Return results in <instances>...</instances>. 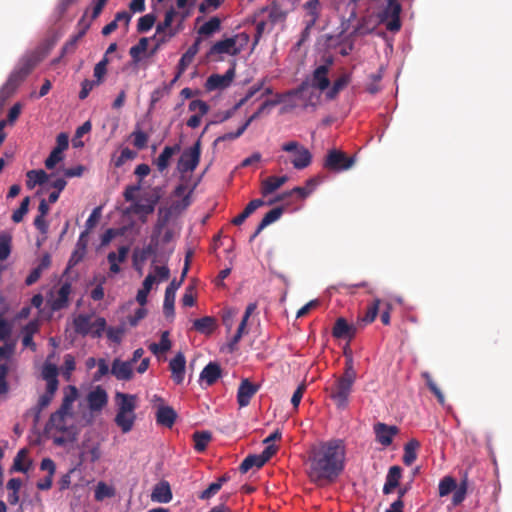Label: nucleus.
Masks as SVG:
<instances>
[{
    "instance_id": "nucleus-1",
    "label": "nucleus",
    "mask_w": 512,
    "mask_h": 512,
    "mask_svg": "<svg viewBox=\"0 0 512 512\" xmlns=\"http://www.w3.org/2000/svg\"><path fill=\"white\" fill-rule=\"evenodd\" d=\"M345 448L341 441L331 440L311 449L310 478L315 481H334L344 469Z\"/></svg>"
},
{
    "instance_id": "nucleus-2",
    "label": "nucleus",
    "mask_w": 512,
    "mask_h": 512,
    "mask_svg": "<svg viewBox=\"0 0 512 512\" xmlns=\"http://www.w3.org/2000/svg\"><path fill=\"white\" fill-rule=\"evenodd\" d=\"M357 379V372L354 368V361L351 354L345 353V366L343 374L336 377L333 383L326 387L329 398L336 407L344 410L349 406V398Z\"/></svg>"
},
{
    "instance_id": "nucleus-3",
    "label": "nucleus",
    "mask_w": 512,
    "mask_h": 512,
    "mask_svg": "<svg viewBox=\"0 0 512 512\" xmlns=\"http://www.w3.org/2000/svg\"><path fill=\"white\" fill-rule=\"evenodd\" d=\"M332 63V59H327L326 64L318 66L313 71L311 82L308 80L303 81L297 88L290 90L288 95L310 101L314 95L313 91H310V88L318 89L321 92L327 90L330 86L328 74Z\"/></svg>"
},
{
    "instance_id": "nucleus-4",
    "label": "nucleus",
    "mask_w": 512,
    "mask_h": 512,
    "mask_svg": "<svg viewBox=\"0 0 512 512\" xmlns=\"http://www.w3.org/2000/svg\"><path fill=\"white\" fill-rule=\"evenodd\" d=\"M162 197V189L153 187L149 193L144 194L139 201L132 203L126 208L127 214L150 215Z\"/></svg>"
},
{
    "instance_id": "nucleus-5",
    "label": "nucleus",
    "mask_w": 512,
    "mask_h": 512,
    "mask_svg": "<svg viewBox=\"0 0 512 512\" xmlns=\"http://www.w3.org/2000/svg\"><path fill=\"white\" fill-rule=\"evenodd\" d=\"M160 240L156 239V236L150 237V242L143 248H136L133 251V266L141 271L143 263L149 258L153 257L152 263L161 262V254L159 252Z\"/></svg>"
},
{
    "instance_id": "nucleus-6",
    "label": "nucleus",
    "mask_w": 512,
    "mask_h": 512,
    "mask_svg": "<svg viewBox=\"0 0 512 512\" xmlns=\"http://www.w3.org/2000/svg\"><path fill=\"white\" fill-rule=\"evenodd\" d=\"M34 67L35 61L32 58L22 60L2 87L13 95L19 85L32 72Z\"/></svg>"
},
{
    "instance_id": "nucleus-7",
    "label": "nucleus",
    "mask_w": 512,
    "mask_h": 512,
    "mask_svg": "<svg viewBox=\"0 0 512 512\" xmlns=\"http://www.w3.org/2000/svg\"><path fill=\"white\" fill-rule=\"evenodd\" d=\"M34 67L35 61L32 58L22 60L2 87L13 95L19 85L32 72Z\"/></svg>"
},
{
    "instance_id": "nucleus-8",
    "label": "nucleus",
    "mask_w": 512,
    "mask_h": 512,
    "mask_svg": "<svg viewBox=\"0 0 512 512\" xmlns=\"http://www.w3.org/2000/svg\"><path fill=\"white\" fill-rule=\"evenodd\" d=\"M34 67L35 61L32 58L22 60L2 87L13 95L19 85L32 72Z\"/></svg>"
},
{
    "instance_id": "nucleus-9",
    "label": "nucleus",
    "mask_w": 512,
    "mask_h": 512,
    "mask_svg": "<svg viewBox=\"0 0 512 512\" xmlns=\"http://www.w3.org/2000/svg\"><path fill=\"white\" fill-rule=\"evenodd\" d=\"M281 149L285 152H293L294 157L291 160V163L295 169L302 170L307 168L312 162V154L311 152L298 143L297 141H290L284 143Z\"/></svg>"
},
{
    "instance_id": "nucleus-10",
    "label": "nucleus",
    "mask_w": 512,
    "mask_h": 512,
    "mask_svg": "<svg viewBox=\"0 0 512 512\" xmlns=\"http://www.w3.org/2000/svg\"><path fill=\"white\" fill-rule=\"evenodd\" d=\"M200 156L201 142L198 139L192 147L184 150L181 154L177 164L178 171L182 174L193 172L199 164Z\"/></svg>"
},
{
    "instance_id": "nucleus-11",
    "label": "nucleus",
    "mask_w": 512,
    "mask_h": 512,
    "mask_svg": "<svg viewBox=\"0 0 512 512\" xmlns=\"http://www.w3.org/2000/svg\"><path fill=\"white\" fill-rule=\"evenodd\" d=\"M354 163V157H349L340 150L332 149L325 157L324 167L330 171L340 172L350 169Z\"/></svg>"
},
{
    "instance_id": "nucleus-12",
    "label": "nucleus",
    "mask_w": 512,
    "mask_h": 512,
    "mask_svg": "<svg viewBox=\"0 0 512 512\" xmlns=\"http://www.w3.org/2000/svg\"><path fill=\"white\" fill-rule=\"evenodd\" d=\"M401 5L398 0H387V4L380 13V19L386 23L387 30L391 32L399 31L401 28L400 13Z\"/></svg>"
},
{
    "instance_id": "nucleus-13",
    "label": "nucleus",
    "mask_w": 512,
    "mask_h": 512,
    "mask_svg": "<svg viewBox=\"0 0 512 512\" xmlns=\"http://www.w3.org/2000/svg\"><path fill=\"white\" fill-rule=\"evenodd\" d=\"M14 352L13 344L0 346V395L6 394L9 390L6 377L9 371V361Z\"/></svg>"
},
{
    "instance_id": "nucleus-14",
    "label": "nucleus",
    "mask_w": 512,
    "mask_h": 512,
    "mask_svg": "<svg viewBox=\"0 0 512 512\" xmlns=\"http://www.w3.org/2000/svg\"><path fill=\"white\" fill-rule=\"evenodd\" d=\"M72 286L69 282L61 284L59 289L50 293L49 303L53 311L62 310L69 305V295L71 294Z\"/></svg>"
},
{
    "instance_id": "nucleus-15",
    "label": "nucleus",
    "mask_w": 512,
    "mask_h": 512,
    "mask_svg": "<svg viewBox=\"0 0 512 512\" xmlns=\"http://www.w3.org/2000/svg\"><path fill=\"white\" fill-rule=\"evenodd\" d=\"M287 3H291V0H270V6L263 8L261 11H269V21L272 25H275L286 20L289 13Z\"/></svg>"
},
{
    "instance_id": "nucleus-16",
    "label": "nucleus",
    "mask_w": 512,
    "mask_h": 512,
    "mask_svg": "<svg viewBox=\"0 0 512 512\" xmlns=\"http://www.w3.org/2000/svg\"><path fill=\"white\" fill-rule=\"evenodd\" d=\"M239 52L240 49L236 46V37H230L217 41L215 44H213L207 52L206 57L208 59H213L214 56L222 54L234 56Z\"/></svg>"
},
{
    "instance_id": "nucleus-17",
    "label": "nucleus",
    "mask_w": 512,
    "mask_h": 512,
    "mask_svg": "<svg viewBox=\"0 0 512 512\" xmlns=\"http://www.w3.org/2000/svg\"><path fill=\"white\" fill-rule=\"evenodd\" d=\"M260 389L259 384L252 383L248 378L241 381L237 391V403L242 407H246L250 404L252 397Z\"/></svg>"
},
{
    "instance_id": "nucleus-18",
    "label": "nucleus",
    "mask_w": 512,
    "mask_h": 512,
    "mask_svg": "<svg viewBox=\"0 0 512 512\" xmlns=\"http://www.w3.org/2000/svg\"><path fill=\"white\" fill-rule=\"evenodd\" d=\"M235 76L234 68L228 69L225 74H212L210 75L205 83V88L208 91L225 89L230 86Z\"/></svg>"
},
{
    "instance_id": "nucleus-19",
    "label": "nucleus",
    "mask_w": 512,
    "mask_h": 512,
    "mask_svg": "<svg viewBox=\"0 0 512 512\" xmlns=\"http://www.w3.org/2000/svg\"><path fill=\"white\" fill-rule=\"evenodd\" d=\"M398 432V427L394 425H387L381 422L374 425L376 440L385 447L392 444L393 438L398 434Z\"/></svg>"
},
{
    "instance_id": "nucleus-20",
    "label": "nucleus",
    "mask_w": 512,
    "mask_h": 512,
    "mask_svg": "<svg viewBox=\"0 0 512 512\" xmlns=\"http://www.w3.org/2000/svg\"><path fill=\"white\" fill-rule=\"evenodd\" d=\"M182 285V280H172L171 283L166 287L164 303H163V312L166 317L174 316V303L176 291Z\"/></svg>"
},
{
    "instance_id": "nucleus-21",
    "label": "nucleus",
    "mask_w": 512,
    "mask_h": 512,
    "mask_svg": "<svg viewBox=\"0 0 512 512\" xmlns=\"http://www.w3.org/2000/svg\"><path fill=\"white\" fill-rule=\"evenodd\" d=\"M186 368V359L183 353L179 352L169 362L171 378L176 384H181L184 380Z\"/></svg>"
},
{
    "instance_id": "nucleus-22",
    "label": "nucleus",
    "mask_w": 512,
    "mask_h": 512,
    "mask_svg": "<svg viewBox=\"0 0 512 512\" xmlns=\"http://www.w3.org/2000/svg\"><path fill=\"white\" fill-rule=\"evenodd\" d=\"M110 371L118 380L129 381L133 378V365L129 361L114 359Z\"/></svg>"
},
{
    "instance_id": "nucleus-23",
    "label": "nucleus",
    "mask_w": 512,
    "mask_h": 512,
    "mask_svg": "<svg viewBox=\"0 0 512 512\" xmlns=\"http://www.w3.org/2000/svg\"><path fill=\"white\" fill-rule=\"evenodd\" d=\"M87 402L91 411H100L107 404L108 395L103 388L98 386L89 392Z\"/></svg>"
},
{
    "instance_id": "nucleus-24",
    "label": "nucleus",
    "mask_w": 512,
    "mask_h": 512,
    "mask_svg": "<svg viewBox=\"0 0 512 512\" xmlns=\"http://www.w3.org/2000/svg\"><path fill=\"white\" fill-rule=\"evenodd\" d=\"M305 10L304 24L315 26L321 15V2L320 0H308L303 4Z\"/></svg>"
},
{
    "instance_id": "nucleus-25",
    "label": "nucleus",
    "mask_w": 512,
    "mask_h": 512,
    "mask_svg": "<svg viewBox=\"0 0 512 512\" xmlns=\"http://www.w3.org/2000/svg\"><path fill=\"white\" fill-rule=\"evenodd\" d=\"M332 335L337 339H352L356 335V328L340 317L334 324Z\"/></svg>"
},
{
    "instance_id": "nucleus-26",
    "label": "nucleus",
    "mask_w": 512,
    "mask_h": 512,
    "mask_svg": "<svg viewBox=\"0 0 512 512\" xmlns=\"http://www.w3.org/2000/svg\"><path fill=\"white\" fill-rule=\"evenodd\" d=\"M176 15L177 12L174 10V8H170L169 10H167L163 22L158 23V25L156 26V33L161 34L168 30L167 35L169 38H172L176 34H178L181 30V26L179 25L176 28L171 27Z\"/></svg>"
},
{
    "instance_id": "nucleus-27",
    "label": "nucleus",
    "mask_w": 512,
    "mask_h": 512,
    "mask_svg": "<svg viewBox=\"0 0 512 512\" xmlns=\"http://www.w3.org/2000/svg\"><path fill=\"white\" fill-rule=\"evenodd\" d=\"M222 369L217 362H209L200 374V381L212 386L221 377Z\"/></svg>"
},
{
    "instance_id": "nucleus-28",
    "label": "nucleus",
    "mask_w": 512,
    "mask_h": 512,
    "mask_svg": "<svg viewBox=\"0 0 512 512\" xmlns=\"http://www.w3.org/2000/svg\"><path fill=\"white\" fill-rule=\"evenodd\" d=\"M402 476V468L400 466L394 465L389 468V471L386 476V481L383 486V493L388 495L393 492V490L398 487L399 481Z\"/></svg>"
},
{
    "instance_id": "nucleus-29",
    "label": "nucleus",
    "mask_w": 512,
    "mask_h": 512,
    "mask_svg": "<svg viewBox=\"0 0 512 512\" xmlns=\"http://www.w3.org/2000/svg\"><path fill=\"white\" fill-rule=\"evenodd\" d=\"M151 499L159 503L170 502L172 499V491L169 483L163 480L156 484L152 491Z\"/></svg>"
},
{
    "instance_id": "nucleus-30",
    "label": "nucleus",
    "mask_w": 512,
    "mask_h": 512,
    "mask_svg": "<svg viewBox=\"0 0 512 512\" xmlns=\"http://www.w3.org/2000/svg\"><path fill=\"white\" fill-rule=\"evenodd\" d=\"M288 176H269L264 179L261 183V193L263 196H267L275 192L282 185L288 181Z\"/></svg>"
},
{
    "instance_id": "nucleus-31",
    "label": "nucleus",
    "mask_w": 512,
    "mask_h": 512,
    "mask_svg": "<svg viewBox=\"0 0 512 512\" xmlns=\"http://www.w3.org/2000/svg\"><path fill=\"white\" fill-rule=\"evenodd\" d=\"M202 42L201 37H197L194 43L187 49V51L180 58L177 68H180V73H184L188 66L192 63L195 55L198 53L200 49V44Z\"/></svg>"
},
{
    "instance_id": "nucleus-32",
    "label": "nucleus",
    "mask_w": 512,
    "mask_h": 512,
    "mask_svg": "<svg viewBox=\"0 0 512 512\" xmlns=\"http://www.w3.org/2000/svg\"><path fill=\"white\" fill-rule=\"evenodd\" d=\"M176 418L177 414L170 406H161L157 410L156 422L161 426L171 428L174 425Z\"/></svg>"
},
{
    "instance_id": "nucleus-33",
    "label": "nucleus",
    "mask_w": 512,
    "mask_h": 512,
    "mask_svg": "<svg viewBox=\"0 0 512 512\" xmlns=\"http://www.w3.org/2000/svg\"><path fill=\"white\" fill-rule=\"evenodd\" d=\"M179 151H180L179 144H175L174 146L164 147L163 151L161 152V154L158 156V158L155 161L157 169L160 172L165 171L169 166L170 159L172 158V156Z\"/></svg>"
},
{
    "instance_id": "nucleus-34",
    "label": "nucleus",
    "mask_w": 512,
    "mask_h": 512,
    "mask_svg": "<svg viewBox=\"0 0 512 512\" xmlns=\"http://www.w3.org/2000/svg\"><path fill=\"white\" fill-rule=\"evenodd\" d=\"M116 399L118 400L117 413H134L136 408V397L134 395L118 392L116 394Z\"/></svg>"
},
{
    "instance_id": "nucleus-35",
    "label": "nucleus",
    "mask_w": 512,
    "mask_h": 512,
    "mask_svg": "<svg viewBox=\"0 0 512 512\" xmlns=\"http://www.w3.org/2000/svg\"><path fill=\"white\" fill-rule=\"evenodd\" d=\"M351 82V76L350 74H343L339 78H337L334 82L332 87L326 92L325 96L328 100H334L338 94L348 86V84Z\"/></svg>"
},
{
    "instance_id": "nucleus-36",
    "label": "nucleus",
    "mask_w": 512,
    "mask_h": 512,
    "mask_svg": "<svg viewBox=\"0 0 512 512\" xmlns=\"http://www.w3.org/2000/svg\"><path fill=\"white\" fill-rule=\"evenodd\" d=\"M91 323V316L79 314L73 321L74 330L77 334L82 336L91 335Z\"/></svg>"
},
{
    "instance_id": "nucleus-37",
    "label": "nucleus",
    "mask_w": 512,
    "mask_h": 512,
    "mask_svg": "<svg viewBox=\"0 0 512 512\" xmlns=\"http://www.w3.org/2000/svg\"><path fill=\"white\" fill-rule=\"evenodd\" d=\"M420 447V442L417 439H410L404 445L403 463L410 466L417 459V450Z\"/></svg>"
},
{
    "instance_id": "nucleus-38",
    "label": "nucleus",
    "mask_w": 512,
    "mask_h": 512,
    "mask_svg": "<svg viewBox=\"0 0 512 512\" xmlns=\"http://www.w3.org/2000/svg\"><path fill=\"white\" fill-rule=\"evenodd\" d=\"M264 205V201L262 199H254L250 201L244 210L233 218L232 223L234 225H241L253 212L256 211L259 207Z\"/></svg>"
},
{
    "instance_id": "nucleus-39",
    "label": "nucleus",
    "mask_w": 512,
    "mask_h": 512,
    "mask_svg": "<svg viewBox=\"0 0 512 512\" xmlns=\"http://www.w3.org/2000/svg\"><path fill=\"white\" fill-rule=\"evenodd\" d=\"M193 328L202 334H211L216 328V319L211 316H205L194 320Z\"/></svg>"
},
{
    "instance_id": "nucleus-40",
    "label": "nucleus",
    "mask_w": 512,
    "mask_h": 512,
    "mask_svg": "<svg viewBox=\"0 0 512 512\" xmlns=\"http://www.w3.org/2000/svg\"><path fill=\"white\" fill-rule=\"evenodd\" d=\"M136 419L135 413H117L115 417V423L119 426L123 433L131 431Z\"/></svg>"
},
{
    "instance_id": "nucleus-41",
    "label": "nucleus",
    "mask_w": 512,
    "mask_h": 512,
    "mask_svg": "<svg viewBox=\"0 0 512 512\" xmlns=\"http://www.w3.org/2000/svg\"><path fill=\"white\" fill-rule=\"evenodd\" d=\"M194 442V449L197 452H204L212 439L209 431H196L192 435Z\"/></svg>"
},
{
    "instance_id": "nucleus-42",
    "label": "nucleus",
    "mask_w": 512,
    "mask_h": 512,
    "mask_svg": "<svg viewBox=\"0 0 512 512\" xmlns=\"http://www.w3.org/2000/svg\"><path fill=\"white\" fill-rule=\"evenodd\" d=\"M70 393L66 394L62 400L61 406L56 412H60L63 415H70L72 410L73 402L76 400L78 391L75 386H70Z\"/></svg>"
},
{
    "instance_id": "nucleus-43",
    "label": "nucleus",
    "mask_w": 512,
    "mask_h": 512,
    "mask_svg": "<svg viewBox=\"0 0 512 512\" xmlns=\"http://www.w3.org/2000/svg\"><path fill=\"white\" fill-rule=\"evenodd\" d=\"M66 417V415H63L60 412L55 411L54 413L51 414L49 421L46 425V428L49 430L55 429L59 432H66Z\"/></svg>"
},
{
    "instance_id": "nucleus-44",
    "label": "nucleus",
    "mask_w": 512,
    "mask_h": 512,
    "mask_svg": "<svg viewBox=\"0 0 512 512\" xmlns=\"http://www.w3.org/2000/svg\"><path fill=\"white\" fill-rule=\"evenodd\" d=\"M171 346H172V344L169 339V332L164 331L161 334L159 343H151L149 345V350L153 354L158 355L160 353H165V352L169 351L171 349Z\"/></svg>"
},
{
    "instance_id": "nucleus-45",
    "label": "nucleus",
    "mask_w": 512,
    "mask_h": 512,
    "mask_svg": "<svg viewBox=\"0 0 512 512\" xmlns=\"http://www.w3.org/2000/svg\"><path fill=\"white\" fill-rule=\"evenodd\" d=\"M266 463L262 459L261 455H248L240 464L239 471L243 474L247 473L251 468H261Z\"/></svg>"
},
{
    "instance_id": "nucleus-46",
    "label": "nucleus",
    "mask_w": 512,
    "mask_h": 512,
    "mask_svg": "<svg viewBox=\"0 0 512 512\" xmlns=\"http://www.w3.org/2000/svg\"><path fill=\"white\" fill-rule=\"evenodd\" d=\"M221 28V20L214 16L205 22L199 29L198 34L204 36H210Z\"/></svg>"
},
{
    "instance_id": "nucleus-47",
    "label": "nucleus",
    "mask_w": 512,
    "mask_h": 512,
    "mask_svg": "<svg viewBox=\"0 0 512 512\" xmlns=\"http://www.w3.org/2000/svg\"><path fill=\"white\" fill-rule=\"evenodd\" d=\"M148 42V38L143 37L139 40V42L136 45L130 48L129 54L134 63H138L141 60V55L147 51Z\"/></svg>"
},
{
    "instance_id": "nucleus-48",
    "label": "nucleus",
    "mask_w": 512,
    "mask_h": 512,
    "mask_svg": "<svg viewBox=\"0 0 512 512\" xmlns=\"http://www.w3.org/2000/svg\"><path fill=\"white\" fill-rule=\"evenodd\" d=\"M137 157V152L125 147L121 150L118 156L112 158L116 168L122 167L127 161L134 160Z\"/></svg>"
},
{
    "instance_id": "nucleus-49",
    "label": "nucleus",
    "mask_w": 512,
    "mask_h": 512,
    "mask_svg": "<svg viewBox=\"0 0 512 512\" xmlns=\"http://www.w3.org/2000/svg\"><path fill=\"white\" fill-rule=\"evenodd\" d=\"M87 27L82 28L77 34L73 35L62 47L61 54H72L77 48L78 41L85 35Z\"/></svg>"
},
{
    "instance_id": "nucleus-50",
    "label": "nucleus",
    "mask_w": 512,
    "mask_h": 512,
    "mask_svg": "<svg viewBox=\"0 0 512 512\" xmlns=\"http://www.w3.org/2000/svg\"><path fill=\"white\" fill-rule=\"evenodd\" d=\"M284 209L283 207H276L271 209L269 212H267L262 220L259 223V228L264 229L268 225L272 224L273 222L277 221L283 214Z\"/></svg>"
},
{
    "instance_id": "nucleus-51",
    "label": "nucleus",
    "mask_w": 512,
    "mask_h": 512,
    "mask_svg": "<svg viewBox=\"0 0 512 512\" xmlns=\"http://www.w3.org/2000/svg\"><path fill=\"white\" fill-rule=\"evenodd\" d=\"M158 214H159V217H158V220L153 228V232H152L151 236H156V239L160 240V235L169 220L170 213H169V211H164L162 208H160Z\"/></svg>"
},
{
    "instance_id": "nucleus-52",
    "label": "nucleus",
    "mask_w": 512,
    "mask_h": 512,
    "mask_svg": "<svg viewBox=\"0 0 512 512\" xmlns=\"http://www.w3.org/2000/svg\"><path fill=\"white\" fill-rule=\"evenodd\" d=\"M130 138L133 139V145L138 150H143L147 147L149 136L144 131L136 128L131 134Z\"/></svg>"
},
{
    "instance_id": "nucleus-53",
    "label": "nucleus",
    "mask_w": 512,
    "mask_h": 512,
    "mask_svg": "<svg viewBox=\"0 0 512 512\" xmlns=\"http://www.w3.org/2000/svg\"><path fill=\"white\" fill-rule=\"evenodd\" d=\"M26 456H27L26 449H21L20 451H18L17 455L14 458L11 471L26 473L30 468V462H28L26 465L23 463Z\"/></svg>"
},
{
    "instance_id": "nucleus-54",
    "label": "nucleus",
    "mask_w": 512,
    "mask_h": 512,
    "mask_svg": "<svg viewBox=\"0 0 512 512\" xmlns=\"http://www.w3.org/2000/svg\"><path fill=\"white\" fill-rule=\"evenodd\" d=\"M114 495H115V490L113 487L108 486L104 482H99L97 484L96 489H95V494H94L96 501H102L105 498H110V497H113Z\"/></svg>"
},
{
    "instance_id": "nucleus-55",
    "label": "nucleus",
    "mask_w": 512,
    "mask_h": 512,
    "mask_svg": "<svg viewBox=\"0 0 512 512\" xmlns=\"http://www.w3.org/2000/svg\"><path fill=\"white\" fill-rule=\"evenodd\" d=\"M422 377L425 379L427 387L435 395V397L437 398L438 402L440 404H444L445 397H444L442 391L437 386V384L432 379L431 375L428 372H423L422 373Z\"/></svg>"
},
{
    "instance_id": "nucleus-56",
    "label": "nucleus",
    "mask_w": 512,
    "mask_h": 512,
    "mask_svg": "<svg viewBox=\"0 0 512 512\" xmlns=\"http://www.w3.org/2000/svg\"><path fill=\"white\" fill-rule=\"evenodd\" d=\"M28 177V186L30 185V182H33V185L38 184L42 185L46 183L49 179V175L42 169L40 170H30L27 172Z\"/></svg>"
},
{
    "instance_id": "nucleus-57",
    "label": "nucleus",
    "mask_w": 512,
    "mask_h": 512,
    "mask_svg": "<svg viewBox=\"0 0 512 512\" xmlns=\"http://www.w3.org/2000/svg\"><path fill=\"white\" fill-rule=\"evenodd\" d=\"M52 399L53 397L46 393L39 397L37 405L31 409V411L34 414L35 423L39 421L42 410L45 409L51 403Z\"/></svg>"
},
{
    "instance_id": "nucleus-58",
    "label": "nucleus",
    "mask_w": 512,
    "mask_h": 512,
    "mask_svg": "<svg viewBox=\"0 0 512 512\" xmlns=\"http://www.w3.org/2000/svg\"><path fill=\"white\" fill-rule=\"evenodd\" d=\"M238 314V310L233 307H226L222 310L221 319L223 325L226 327L229 332L234 324V318Z\"/></svg>"
},
{
    "instance_id": "nucleus-59",
    "label": "nucleus",
    "mask_w": 512,
    "mask_h": 512,
    "mask_svg": "<svg viewBox=\"0 0 512 512\" xmlns=\"http://www.w3.org/2000/svg\"><path fill=\"white\" fill-rule=\"evenodd\" d=\"M380 303L381 301L379 299H375L372 302V304L367 308L365 315L360 319L361 322H363L364 324L372 323L378 315Z\"/></svg>"
},
{
    "instance_id": "nucleus-60",
    "label": "nucleus",
    "mask_w": 512,
    "mask_h": 512,
    "mask_svg": "<svg viewBox=\"0 0 512 512\" xmlns=\"http://www.w3.org/2000/svg\"><path fill=\"white\" fill-rule=\"evenodd\" d=\"M155 21L156 16L152 13L140 17L137 24V31L140 33H145L149 31L155 24Z\"/></svg>"
},
{
    "instance_id": "nucleus-61",
    "label": "nucleus",
    "mask_w": 512,
    "mask_h": 512,
    "mask_svg": "<svg viewBox=\"0 0 512 512\" xmlns=\"http://www.w3.org/2000/svg\"><path fill=\"white\" fill-rule=\"evenodd\" d=\"M109 63L108 57L104 56L102 60H100L94 67V77L96 78V82L101 84L104 80V77L107 73V65Z\"/></svg>"
},
{
    "instance_id": "nucleus-62",
    "label": "nucleus",
    "mask_w": 512,
    "mask_h": 512,
    "mask_svg": "<svg viewBox=\"0 0 512 512\" xmlns=\"http://www.w3.org/2000/svg\"><path fill=\"white\" fill-rule=\"evenodd\" d=\"M456 488V481L450 476L444 477L439 483V495L441 497L450 494Z\"/></svg>"
},
{
    "instance_id": "nucleus-63",
    "label": "nucleus",
    "mask_w": 512,
    "mask_h": 512,
    "mask_svg": "<svg viewBox=\"0 0 512 512\" xmlns=\"http://www.w3.org/2000/svg\"><path fill=\"white\" fill-rule=\"evenodd\" d=\"M29 203H30V198L27 196L25 197L19 208L17 210H15L12 214V221L15 222V223H19L23 220V217L27 214L28 212V209H29Z\"/></svg>"
},
{
    "instance_id": "nucleus-64",
    "label": "nucleus",
    "mask_w": 512,
    "mask_h": 512,
    "mask_svg": "<svg viewBox=\"0 0 512 512\" xmlns=\"http://www.w3.org/2000/svg\"><path fill=\"white\" fill-rule=\"evenodd\" d=\"M11 237L8 235H0V261L6 260L11 252Z\"/></svg>"
}]
</instances>
